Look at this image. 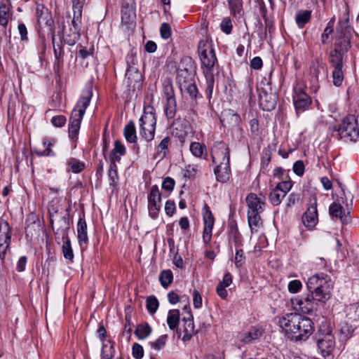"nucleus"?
Here are the masks:
<instances>
[{"instance_id":"473e14b6","label":"nucleus","mask_w":359,"mask_h":359,"mask_svg":"<svg viewBox=\"0 0 359 359\" xmlns=\"http://www.w3.org/2000/svg\"><path fill=\"white\" fill-rule=\"evenodd\" d=\"M55 143V139L48 138V137L43 138V146L44 147V149L42 151L37 152V154L40 155V156H53L54 153L51 149V147H53Z\"/></svg>"},{"instance_id":"8fccbe9b","label":"nucleus","mask_w":359,"mask_h":359,"mask_svg":"<svg viewBox=\"0 0 359 359\" xmlns=\"http://www.w3.org/2000/svg\"><path fill=\"white\" fill-rule=\"evenodd\" d=\"M292 187V183L291 180H283L279 182L275 189H278L279 191L283 193L285 195L287 194L290 191Z\"/></svg>"},{"instance_id":"39448f33","label":"nucleus","mask_w":359,"mask_h":359,"mask_svg":"<svg viewBox=\"0 0 359 359\" xmlns=\"http://www.w3.org/2000/svg\"><path fill=\"white\" fill-rule=\"evenodd\" d=\"M339 138L344 142H355L359 137L357 121L353 115L346 116L337 129Z\"/></svg>"},{"instance_id":"f704fd0d","label":"nucleus","mask_w":359,"mask_h":359,"mask_svg":"<svg viewBox=\"0 0 359 359\" xmlns=\"http://www.w3.org/2000/svg\"><path fill=\"white\" fill-rule=\"evenodd\" d=\"M189 149L194 156L201 158L206 151V147L200 142H194L190 144Z\"/></svg>"},{"instance_id":"de8ad7c7","label":"nucleus","mask_w":359,"mask_h":359,"mask_svg":"<svg viewBox=\"0 0 359 359\" xmlns=\"http://www.w3.org/2000/svg\"><path fill=\"white\" fill-rule=\"evenodd\" d=\"M169 143H170V138L168 137H165L161 140V142L158 145L156 151H157L158 155L161 158H163L165 156L166 150L168 149Z\"/></svg>"},{"instance_id":"f8f14e48","label":"nucleus","mask_w":359,"mask_h":359,"mask_svg":"<svg viewBox=\"0 0 359 359\" xmlns=\"http://www.w3.org/2000/svg\"><path fill=\"white\" fill-rule=\"evenodd\" d=\"M203 219L204 224L203 241L205 244L208 245L211 241L215 219L210 208L207 205H205L203 208Z\"/></svg>"},{"instance_id":"ddd939ff","label":"nucleus","mask_w":359,"mask_h":359,"mask_svg":"<svg viewBox=\"0 0 359 359\" xmlns=\"http://www.w3.org/2000/svg\"><path fill=\"white\" fill-rule=\"evenodd\" d=\"M212 159L214 163H229V149L223 142H217L212 149Z\"/></svg>"},{"instance_id":"6e6552de","label":"nucleus","mask_w":359,"mask_h":359,"mask_svg":"<svg viewBox=\"0 0 359 359\" xmlns=\"http://www.w3.org/2000/svg\"><path fill=\"white\" fill-rule=\"evenodd\" d=\"M147 199L149 215L152 219H156L161 208V194L157 185L151 187Z\"/></svg>"},{"instance_id":"c756f323","label":"nucleus","mask_w":359,"mask_h":359,"mask_svg":"<svg viewBox=\"0 0 359 359\" xmlns=\"http://www.w3.org/2000/svg\"><path fill=\"white\" fill-rule=\"evenodd\" d=\"M126 78L128 79V85H132L140 80L141 74L136 67L130 66L127 69Z\"/></svg>"},{"instance_id":"f3484780","label":"nucleus","mask_w":359,"mask_h":359,"mask_svg":"<svg viewBox=\"0 0 359 359\" xmlns=\"http://www.w3.org/2000/svg\"><path fill=\"white\" fill-rule=\"evenodd\" d=\"M187 317H184L182 319V340L184 341H189L193 335H194L196 332L194 329V324L193 320V316L190 312V311H188L187 312Z\"/></svg>"},{"instance_id":"4d7b16f0","label":"nucleus","mask_w":359,"mask_h":359,"mask_svg":"<svg viewBox=\"0 0 359 359\" xmlns=\"http://www.w3.org/2000/svg\"><path fill=\"white\" fill-rule=\"evenodd\" d=\"M161 36L163 39H168L171 36V28L168 23H163L160 27Z\"/></svg>"},{"instance_id":"c9c22d12","label":"nucleus","mask_w":359,"mask_h":359,"mask_svg":"<svg viewBox=\"0 0 359 359\" xmlns=\"http://www.w3.org/2000/svg\"><path fill=\"white\" fill-rule=\"evenodd\" d=\"M262 332L260 330L257 328H252L243 335L241 340L243 343L248 344L252 341V340L259 338V337L262 336Z\"/></svg>"},{"instance_id":"774afa93","label":"nucleus","mask_w":359,"mask_h":359,"mask_svg":"<svg viewBox=\"0 0 359 359\" xmlns=\"http://www.w3.org/2000/svg\"><path fill=\"white\" fill-rule=\"evenodd\" d=\"M250 128L253 135H259V122L257 119L253 118L250 121Z\"/></svg>"},{"instance_id":"2f4dec72","label":"nucleus","mask_w":359,"mask_h":359,"mask_svg":"<svg viewBox=\"0 0 359 359\" xmlns=\"http://www.w3.org/2000/svg\"><path fill=\"white\" fill-rule=\"evenodd\" d=\"M343 55L344 53L338 49H335L330 52V62L332 63L333 67H342Z\"/></svg>"},{"instance_id":"b1692460","label":"nucleus","mask_w":359,"mask_h":359,"mask_svg":"<svg viewBox=\"0 0 359 359\" xmlns=\"http://www.w3.org/2000/svg\"><path fill=\"white\" fill-rule=\"evenodd\" d=\"M329 212L332 217L339 218L343 223L348 222V217L343 215L342 207L339 202L335 201L330 205Z\"/></svg>"},{"instance_id":"e433bc0d","label":"nucleus","mask_w":359,"mask_h":359,"mask_svg":"<svg viewBox=\"0 0 359 359\" xmlns=\"http://www.w3.org/2000/svg\"><path fill=\"white\" fill-rule=\"evenodd\" d=\"M67 165L74 173L81 172L85 168V165L83 162L74 158H69L67 161Z\"/></svg>"},{"instance_id":"3c124183","label":"nucleus","mask_w":359,"mask_h":359,"mask_svg":"<svg viewBox=\"0 0 359 359\" xmlns=\"http://www.w3.org/2000/svg\"><path fill=\"white\" fill-rule=\"evenodd\" d=\"M220 27L223 32L226 34H229L231 32L233 27L230 18H224L220 23Z\"/></svg>"},{"instance_id":"6e6d98bb","label":"nucleus","mask_w":359,"mask_h":359,"mask_svg":"<svg viewBox=\"0 0 359 359\" xmlns=\"http://www.w3.org/2000/svg\"><path fill=\"white\" fill-rule=\"evenodd\" d=\"M245 257L244 256L243 250H236V255H235V260H234L236 266L237 268L242 266L245 263Z\"/></svg>"},{"instance_id":"680f3d73","label":"nucleus","mask_w":359,"mask_h":359,"mask_svg":"<svg viewBox=\"0 0 359 359\" xmlns=\"http://www.w3.org/2000/svg\"><path fill=\"white\" fill-rule=\"evenodd\" d=\"M293 171L298 176L303 175L304 173V165L302 161H297L294 163Z\"/></svg>"},{"instance_id":"13d9d810","label":"nucleus","mask_w":359,"mask_h":359,"mask_svg":"<svg viewBox=\"0 0 359 359\" xmlns=\"http://www.w3.org/2000/svg\"><path fill=\"white\" fill-rule=\"evenodd\" d=\"M54 55H55V69H57L58 70L60 65L62 64V50L61 48H60L58 49L56 48H54Z\"/></svg>"},{"instance_id":"a19ab883","label":"nucleus","mask_w":359,"mask_h":359,"mask_svg":"<svg viewBox=\"0 0 359 359\" xmlns=\"http://www.w3.org/2000/svg\"><path fill=\"white\" fill-rule=\"evenodd\" d=\"M354 328L352 325L346 322H343L341 324L340 336L341 339L346 340L352 336Z\"/></svg>"},{"instance_id":"864d4df0","label":"nucleus","mask_w":359,"mask_h":359,"mask_svg":"<svg viewBox=\"0 0 359 359\" xmlns=\"http://www.w3.org/2000/svg\"><path fill=\"white\" fill-rule=\"evenodd\" d=\"M132 354L135 359H142L144 356L143 347L138 343H135L132 347Z\"/></svg>"},{"instance_id":"052dcab7","label":"nucleus","mask_w":359,"mask_h":359,"mask_svg":"<svg viewBox=\"0 0 359 359\" xmlns=\"http://www.w3.org/2000/svg\"><path fill=\"white\" fill-rule=\"evenodd\" d=\"M175 187V180L171 177H166L162 183V188L168 191H171Z\"/></svg>"},{"instance_id":"1a4fd4ad","label":"nucleus","mask_w":359,"mask_h":359,"mask_svg":"<svg viewBox=\"0 0 359 359\" xmlns=\"http://www.w3.org/2000/svg\"><path fill=\"white\" fill-rule=\"evenodd\" d=\"M299 322L295 327L294 340H306L313 332V323L310 318L301 315Z\"/></svg>"},{"instance_id":"0e129e2a","label":"nucleus","mask_w":359,"mask_h":359,"mask_svg":"<svg viewBox=\"0 0 359 359\" xmlns=\"http://www.w3.org/2000/svg\"><path fill=\"white\" fill-rule=\"evenodd\" d=\"M193 304L195 308L198 309L202 306V297L198 291L194 290L193 292Z\"/></svg>"},{"instance_id":"5fc2aeb1","label":"nucleus","mask_w":359,"mask_h":359,"mask_svg":"<svg viewBox=\"0 0 359 359\" xmlns=\"http://www.w3.org/2000/svg\"><path fill=\"white\" fill-rule=\"evenodd\" d=\"M198 171L197 165H188L185 167L184 176L185 177L191 178L196 175Z\"/></svg>"},{"instance_id":"ea45409f","label":"nucleus","mask_w":359,"mask_h":359,"mask_svg":"<svg viewBox=\"0 0 359 359\" xmlns=\"http://www.w3.org/2000/svg\"><path fill=\"white\" fill-rule=\"evenodd\" d=\"M334 19L332 18L329 22L327 23L326 27L325 28L323 34H321V43L323 44H326L330 42V36L333 32V25H334Z\"/></svg>"},{"instance_id":"09e8293b","label":"nucleus","mask_w":359,"mask_h":359,"mask_svg":"<svg viewBox=\"0 0 359 359\" xmlns=\"http://www.w3.org/2000/svg\"><path fill=\"white\" fill-rule=\"evenodd\" d=\"M175 100L173 96L170 95L168 97V106L166 107L165 111L168 118H172L175 115Z\"/></svg>"},{"instance_id":"7c9ffc66","label":"nucleus","mask_w":359,"mask_h":359,"mask_svg":"<svg viewBox=\"0 0 359 359\" xmlns=\"http://www.w3.org/2000/svg\"><path fill=\"white\" fill-rule=\"evenodd\" d=\"M180 320V311L177 309H172L168 311L167 323L170 330L175 329Z\"/></svg>"},{"instance_id":"72a5a7b5","label":"nucleus","mask_w":359,"mask_h":359,"mask_svg":"<svg viewBox=\"0 0 359 359\" xmlns=\"http://www.w3.org/2000/svg\"><path fill=\"white\" fill-rule=\"evenodd\" d=\"M151 333V327L148 324L138 325L135 334L139 339H144Z\"/></svg>"},{"instance_id":"4c0bfd02","label":"nucleus","mask_w":359,"mask_h":359,"mask_svg":"<svg viewBox=\"0 0 359 359\" xmlns=\"http://www.w3.org/2000/svg\"><path fill=\"white\" fill-rule=\"evenodd\" d=\"M86 0H72L73 17L76 20H81L82 16V10Z\"/></svg>"},{"instance_id":"338daca9","label":"nucleus","mask_w":359,"mask_h":359,"mask_svg":"<svg viewBox=\"0 0 359 359\" xmlns=\"http://www.w3.org/2000/svg\"><path fill=\"white\" fill-rule=\"evenodd\" d=\"M232 283V276L229 272H226L223 277L222 281H221L218 285H222L223 287H227Z\"/></svg>"},{"instance_id":"0eeeda50","label":"nucleus","mask_w":359,"mask_h":359,"mask_svg":"<svg viewBox=\"0 0 359 359\" xmlns=\"http://www.w3.org/2000/svg\"><path fill=\"white\" fill-rule=\"evenodd\" d=\"M299 319V314L298 313H287L278 319V325L283 332H285L289 338L294 340L295 327L298 325Z\"/></svg>"},{"instance_id":"4be33fe9","label":"nucleus","mask_w":359,"mask_h":359,"mask_svg":"<svg viewBox=\"0 0 359 359\" xmlns=\"http://www.w3.org/2000/svg\"><path fill=\"white\" fill-rule=\"evenodd\" d=\"M276 97L274 95L264 93L259 96V104L264 111H271L276 107Z\"/></svg>"},{"instance_id":"2eb2a0df","label":"nucleus","mask_w":359,"mask_h":359,"mask_svg":"<svg viewBox=\"0 0 359 359\" xmlns=\"http://www.w3.org/2000/svg\"><path fill=\"white\" fill-rule=\"evenodd\" d=\"M317 344L322 354L328 355L334 349L335 344L334 337L331 333H327L318 339Z\"/></svg>"},{"instance_id":"c03bdc74","label":"nucleus","mask_w":359,"mask_h":359,"mask_svg":"<svg viewBox=\"0 0 359 359\" xmlns=\"http://www.w3.org/2000/svg\"><path fill=\"white\" fill-rule=\"evenodd\" d=\"M333 83L335 86H340L344 80L342 67H334L332 72Z\"/></svg>"},{"instance_id":"cd10ccee","label":"nucleus","mask_w":359,"mask_h":359,"mask_svg":"<svg viewBox=\"0 0 359 359\" xmlns=\"http://www.w3.org/2000/svg\"><path fill=\"white\" fill-rule=\"evenodd\" d=\"M124 137L130 143H135L137 140L135 123L130 121L124 128Z\"/></svg>"},{"instance_id":"5701e85b","label":"nucleus","mask_w":359,"mask_h":359,"mask_svg":"<svg viewBox=\"0 0 359 359\" xmlns=\"http://www.w3.org/2000/svg\"><path fill=\"white\" fill-rule=\"evenodd\" d=\"M78 240L80 245L88 242L87 224L83 218H80L77 223Z\"/></svg>"},{"instance_id":"423d86ee","label":"nucleus","mask_w":359,"mask_h":359,"mask_svg":"<svg viewBox=\"0 0 359 359\" xmlns=\"http://www.w3.org/2000/svg\"><path fill=\"white\" fill-rule=\"evenodd\" d=\"M81 20H76L73 17L71 24H69V28L66 29L65 22L62 21L59 25L58 34L62 36V38L69 46L74 45L80 37V28L79 23Z\"/></svg>"},{"instance_id":"bf43d9fd","label":"nucleus","mask_w":359,"mask_h":359,"mask_svg":"<svg viewBox=\"0 0 359 359\" xmlns=\"http://www.w3.org/2000/svg\"><path fill=\"white\" fill-rule=\"evenodd\" d=\"M51 123L55 127H62L66 123V118L62 115L55 116L52 118Z\"/></svg>"},{"instance_id":"dca6fc26","label":"nucleus","mask_w":359,"mask_h":359,"mask_svg":"<svg viewBox=\"0 0 359 359\" xmlns=\"http://www.w3.org/2000/svg\"><path fill=\"white\" fill-rule=\"evenodd\" d=\"M294 105L297 110H304L309 106L311 102L309 96L301 88H294V94L293 95Z\"/></svg>"},{"instance_id":"4468645a","label":"nucleus","mask_w":359,"mask_h":359,"mask_svg":"<svg viewBox=\"0 0 359 359\" xmlns=\"http://www.w3.org/2000/svg\"><path fill=\"white\" fill-rule=\"evenodd\" d=\"M248 205V213H261L264 211L265 201L264 198H259L254 193L249 194L246 197Z\"/></svg>"},{"instance_id":"9d476101","label":"nucleus","mask_w":359,"mask_h":359,"mask_svg":"<svg viewBox=\"0 0 359 359\" xmlns=\"http://www.w3.org/2000/svg\"><path fill=\"white\" fill-rule=\"evenodd\" d=\"M318 222L317 199L313 196L310 200L309 206L302 216V222L308 229H313Z\"/></svg>"},{"instance_id":"a18cd8bd","label":"nucleus","mask_w":359,"mask_h":359,"mask_svg":"<svg viewBox=\"0 0 359 359\" xmlns=\"http://www.w3.org/2000/svg\"><path fill=\"white\" fill-rule=\"evenodd\" d=\"M168 339V336L166 334H163L160 336L155 341L149 343L151 347L156 351H160L164 348L166 341Z\"/></svg>"},{"instance_id":"e2e57ef3","label":"nucleus","mask_w":359,"mask_h":359,"mask_svg":"<svg viewBox=\"0 0 359 359\" xmlns=\"http://www.w3.org/2000/svg\"><path fill=\"white\" fill-rule=\"evenodd\" d=\"M175 203L172 201H167L165 204V212L167 215L172 216L175 212Z\"/></svg>"},{"instance_id":"49530a36","label":"nucleus","mask_w":359,"mask_h":359,"mask_svg":"<svg viewBox=\"0 0 359 359\" xmlns=\"http://www.w3.org/2000/svg\"><path fill=\"white\" fill-rule=\"evenodd\" d=\"M159 306L157 298L154 296H150L147 299V309L149 313L154 314L157 311Z\"/></svg>"},{"instance_id":"58836bf2","label":"nucleus","mask_w":359,"mask_h":359,"mask_svg":"<svg viewBox=\"0 0 359 359\" xmlns=\"http://www.w3.org/2000/svg\"><path fill=\"white\" fill-rule=\"evenodd\" d=\"M311 11H304L303 12L298 13L296 15L295 20L299 28H302L306 23H307L311 18Z\"/></svg>"},{"instance_id":"79ce46f5","label":"nucleus","mask_w":359,"mask_h":359,"mask_svg":"<svg viewBox=\"0 0 359 359\" xmlns=\"http://www.w3.org/2000/svg\"><path fill=\"white\" fill-rule=\"evenodd\" d=\"M285 196L283 193L274 188L269 194V200L273 205L276 206L280 204Z\"/></svg>"},{"instance_id":"20e7f679","label":"nucleus","mask_w":359,"mask_h":359,"mask_svg":"<svg viewBox=\"0 0 359 359\" xmlns=\"http://www.w3.org/2000/svg\"><path fill=\"white\" fill-rule=\"evenodd\" d=\"M156 118L154 109L151 106L144 107V113L140 118V134L149 142L154 137Z\"/></svg>"},{"instance_id":"69168bd1","label":"nucleus","mask_w":359,"mask_h":359,"mask_svg":"<svg viewBox=\"0 0 359 359\" xmlns=\"http://www.w3.org/2000/svg\"><path fill=\"white\" fill-rule=\"evenodd\" d=\"M116 163H111L110 169H109V177L110 180L113 182H115L116 180L118 178V177H117V167H116Z\"/></svg>"},{"instance_id":"9b49d317","label":"nucleus","mask_w":359,"mask_h":359,"mask_svg":"<svg viewBox=\"0 0 359 359\" xmlns=\"http://www.w3.org/2000/svg\"><path fill=\"white\" fill-rule=\"evenodd\" d=\"M11 238V228L8 223L3 219L0 220V259L3 262L6 250L10 246Z\"/></svg>"},{"instance_id":"f257e3e1","label":"nucleus","mask_w":359,"mask_h":359,"mask_svg":"<svg viewBox=\"0 0 359 359\" xmlns=\"http://www.w3.org/2000/svg\"><path fill=\"white\" fill-rule=\"evenodd\" d=\"M306 287L309 294L294 298L292 304L296 310L309 314L330 298L333 284L328 275L320 273L308 278Z\"/></svg>"},{"instance_id":"412c9836","label":"nucleus","mask_w":359,"mask_h":359,"mask_svg":"<svg viewBox=\"0 0 359 359\" xmlns=\"http://www.w3.org/2000/svg\"><path fill=\"white\" fill-rule=\"evenodd\" d=\"M222 123L231 126H237L240 123V116L231 109L225 110L222 114Z\"/></svg>"},{"instance_id":"c85d7f7f","label":"nucleus","mask_w":359,"mask_h":359,"mask_svg":"<svg viewBox=\"0 0 359 359\" xmlns=\"http://www.w3.org/2000/svg\"><path fill=\"white\" fill-rule=\"evenodd\" d=\"M62 252L65 259L72 260L74 258V253L71 246V242L66 232L62 234Z\"/></svg>"},{"instance_id":"a878e982","label":"nucleus","mask_w":359,"mask_h":359,"mask_svg":"<svg viewBox=\"0 0 359 359\" xmlns=\"http://www.w3.org/2000/svg\"><path fill=\"white\" fill-rule=\"evenodd\" d=\"M10 16L9 7L5 4H1L0 5V29L4 33L6 32Z\"/></svg>"},{"instance_id":"6ab92c4d","label":"nucleus","mask_w":359,"mask_h":359,"mask_svg":"<svg viewBox=\"0 0 359 359\" xmlns=\"http://www.w3.org/2000/svg\"><path fill=\"white\" fill-rule=\"evenodd\" d=\"M187 73V72H183L182 70L178 72L177 79L180 87L181 90H185L191 97H195L198 92L196 86L191 81L189 82L188 81H187L185 80L182 81L181 77L184 74Z\"/></svg>"},{"instance_id":"603ef678","label":"nucleus","mask_w":359,"mask_h":359,"mask_svg":"<svg viewBox=\"0 0 359 359\" xmlns=\"http://www.w3.org/2000/svg\"><path fill=\"white\" fill-rule=\"evenodd\" d=\"M302 283L299 280H293L289 282L287 288L290 293L294 294L301 290Z\"/></svg>"},{"instance_id":"37998d69","label":"nucleus","mask_w":359,"mask_h":359,"mask_svg":"<svg viewBox=\"0 0 359 359\" xmlns=\"http://www.w3.org/2000/svg\"><path fill=\"white\" fill-rule=\"evenodd\" d=\"M172 273L170 270L162 271L159 276L161 284L165 288L172 283Z\"/></svg>"},{"instance_id":"f03ea898","label":"nucleus","mask_w":359,"mask_h":359,"mask_svg":"<svg viewBox=\"0 0 359 359\" xmlns=\"http://www.w3.org/2000/svg\"><path fill=\"white\" fill-rule=\"evenodd\" d=\"M93 96L91 85H88L82 91L81 95L72 110L69 123V136L72 139L77 137L81 122Z\"/></svg>"},{"instance_id":"a211bd4d","label":"nucleus","mask_w":359,"mask_h":359,"mask_svg":"<svg viewBox=\"0 0 359 359\" xmlns=\"http://www.w3.org/2000/svg\"><path fill=\"white\" fill-rule=\"evenodd\" d=\"M217 180L222 183L229 180L230 168L229 163L220 162L214 170Z\"/></svg>"},{"instance_id":"7ed1b4c3","label":"nucleus","mask_w":359,"mask_h":359,"mask_svg":"<svg viewBox=\"0 0 359 359\" xmlns=\"http://www.w3.org/2000/svg\"><path fill=\"white\" fill-rule=\"evenodd\" d=\"M198 50L208 87L212 88L213 74L212 70L217 62L215 50L211 43L208 40L201 41L198 43Z\"/></svg>"},{"instance_id":"bb28decb","label":"nucleus","mask_w":359,"mask_h":359,"mask_svg":"<svg viewBox=\"0 0 359 359\" xmlns=\"http://www.w3.org/2000/svg\"><path fill=\"white\" fill-rule=\"evenodd\" d=\"M231 14L236 18H241L243 13L242 0H228Z\"/></svg>"},{"instance_id":"aec40b11","label":"nucleus","mask_w":359,"mask_h":359,"mask_svg":"<svg viewBox=\"0 0 359 359\" xmlns=\"http://www.w3.org/2000/svg\"><path fill=\"white\" fill-rule=\"evenodd\" d=\"M126 153V149L123 144L120 140H116L114 148L110 154V161L111 163H117L121 161V157Z\"/></svg>"},{"instance_id":"393cba45","label":"nucleus","mask_w":359,"mask_h":359,"mask_svg":"<svg viewBox=\"0 0 359 359\" xmlns=\"http://www.w3.org/2000/svg\"><path fill=\"white\" fill-rule=\"evenodd\" d=\"M248 222L251 233H257L262 224L260 213H248Z\"/></svg>"}]
</instances>
